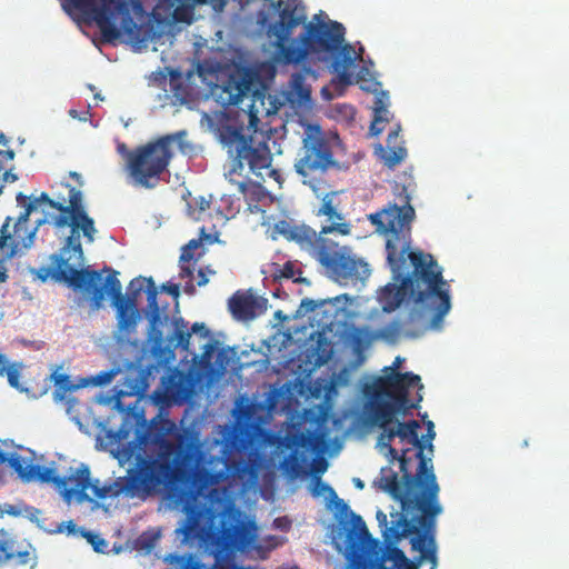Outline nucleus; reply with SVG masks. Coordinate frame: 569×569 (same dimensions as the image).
Returning a JSON list of instances; mask_svg holds the SVG:
<instances>
[{"mask_svg": "<svg viewBox=\"0 0 569 569\" xmlns=\"http://www.w3.org/2000/svg\"><path fill=\"white\" fill-rule=\"evenodd\" d=\"M198 204H199V208H200L201 211H204L207 208H209V201L206 200L204 198H201L198 201Z\"/></svg>", "mask_w": 569, "mask_h": 569, "instance_id": "obj_64", "label": "nucleus"}, {"mask_svg": "<svg viewBox=\"0 0 569 569\" xmlns=\"http://www.w3.org/2000/svg\"><path fill=\"white\" fill-rule=\"evenodd\" d=\"M173 326V339L177 340V347L183 350H188L191 332L188 329V323L182 318H174L172 321Z\"/></svg>", "mask_w": 569, "mask_h": 569, "instance_id": "obj_29", "label": "nucleus"}, {"mask_svg": "<svg viewBox=\"0 0 569 569\" xmlns=\"http://www.w3.org/2000/svg\"><path fill=\"white\" fill-rule=\"evenodd\" d=\"M182 0H158L157 4L152 9L151 16L154 21L161 23L166 21L172 10L180 3Z\"/></svg>", "mask_w": 569, "mask_h": 569, "instance_id": "obj_30", "label": "nucleus"}, {"mask_svg": "<svg viewBox=\"0 0 569 569\" xmlns=\"http://www.w3.org/2000/svg\"><path fill=\"white\" fill-rule=\"evenodd\" d=\"M393 413L390 421L381 426L371 422L362 413L367 425L382 429L377 440V449L393 462L399 460L403 481L398 480L397 472L391 467H383L375 486L388 492L401 503L402 511H423L425 513H441L442 507L438 501L439 486L433 473L432 459L423 453L425 446L417 430L420 425L416 420L408 422L396 421Z\"/></svg>", "mask_w": 569, "mask_h": 569, "instance_id": "obj_4", "label": "nucleus"}, {"mask_svg": "<svg viewBox=\"0 0 569 569\" xmlns=\"http://www.w3.org/2000/svg\"><path fill=\"white\" fill-rule=\"evenodd\" d=\"M118 372H119L118 369L100 371L99 373H97L94 376L83 378V382H86V387H88V386H106L114 379V377L118 375Z\"/></svg>", "mask_w": 569, "mask_h": 569, "instance_id": "obj_35", "label": "nucleus"}, {"mask_svg": "<svg viewBox=\"0 0 569 569\" xmlns=\"http://www.w3.org/2000/svg\"><path fill=\"white\" fill-rule=\"evenodd\" d=\"M113 391H114V397L117 398L116 400V407L120 409L121 407V402H120V399L121 397L123 396H127V395H133L134 392L133 391H127V390H123L121 388H119V386H116L113 388Z\"/></svg>", "mask_w": 569, "mask_h": 569, "instance_id": "obj_53", "label": "nucleus"}, {"mask_svg": "<svg viewBox=\"0 0 569 569\" xmlns=\"http://www.w3.org/2000/svg\"><path fill=\"white\" fill-rule=\"evenodd\" d=\"M7 279V269L3 263L0 261V282H4Z\"/></svg>", "mask_w": 569, "mask_h": 569, "instance_id": "obj_62", "label": "nucleus"}, {"mask_svg": "<svg viewBox=\"0 0 569 569\" xmlns=\"http://www.w3.org/2000/svg\"><path fill=\"white\" fill-rule=\"evenodd\" d=\"M52 380L54 382V401H66V403L68 405V412H70L72 405L76 402V399L71 398L70 395L73 391L86 387L83 378H78L76 381H72L68 375L56 372L52 375Z\"/></svg>", "mask_w": 569, "mask_h": 569, "instance_id": "obj_24", "label": "nucleus"}, {"mask_svg": "<svg viewBox=\"0 0 569 569\" xmlns=\"http://www.w3.org/2000/svg\"><path fill=\"white\" fill-rule=\"evenodd\" d=\"M312 257L338 280H366L370 276L367 262L356 258L348 247L322 237L313 249Z\"/></svg>", "mask_w": 569, "mask_h": 569, "instance_id": "obj_12", "label": "nucleus"}, {"mask_svg": "<svg viewBox=\"0 0 569 569\" xmlns=\"http://www.w3.org/2000/svg\"><path fill=\"white\" fill-rule=\"evenodd\" d=\"M353 530L342 539L339 532L333 538L338 551L342 552L352 569H375L379 562L378 543L373 540L360 516L352 515Z\"/></svg>", "mask_w": 569, "mask_h": 569, "instance_id": "obj_11", "label": "nucleus"}, {"mask_svg": "<svg viewBox=\"0 0 569 569\" xmlns=\"http://www.w3.org/2000/svg\"><path fill=\"white\" fill-rule=\"evenodd\" d=\"M278 236H282L288 240L297 241L302 249L309 252L311 257L318 241H321L322 239V236H318L310 228L292 226L287 220H280L274 223L271 237L272 239H277Z\"/></svg>", "mask_w": 569, "mask_h": 569, "instance_id": "obj_20", "label": "nucleus"}, {"mask_svg": "<svg viewBox=\"0 0 569 569\" xmlns=\"http://www.w3.org/2000/svg\"><path fill=\"white\" fill-rule=\"evenodd\" d=\"M268 300L252 293L237 292L229 300V309L238 320H251L267 310Z\"/></svg>", "mask_w": 569, "mask_h": 569, "instance_id": "obj_21", "label": "nucleus"}, {"mask_svg": "<svg viewBox=\"0 0 569 569\" xmlns=\"http://www.w3.org/2000/svg\"><path fill=\"white\" fill-rule=\"evenodd\" d=\"M418 517V533L412 537L410 542L412 549L420 553L413 560H409L405 552L397 547H388L387 559L392 561L391 567L381 569H436L437 567V546L433 537L436 528V516L439 513H425L420 511Z\"/></svg>", "mask_w": 569, "mask_h": 569, "instance_id": "obj_9", "label": "nucleus"}, {"mask_svg": "<svg viewBox=\"0 0 569 569\" xmlns=\"http://www.w3.org/2000/svg\"><path fill=\"white\" fill-rule=\"evenodd\" d=\"M309 488L313 497H325L329 501H335L336 507L341 511L348 509L347 503L338 498L336 491L329 485L322 482L319 476L312 477Z\"/></svg>", "mask_w": 569, "mask_h": 569, "instance_id": "obj_26", "label": "nucleus"}, {"mask_svg": "<svg viewBox=\"0 0 569 569\" xmlns=\"http://www.w3.org/2000/svg\"><path fill=\"white\" fill-rule=\"evenodd\" d=\"M17 203L19 207H23L24 211L20 213L18 217L14 227H13V234L11 236L8 232V227L10 224L11 218L8 217L6 219V222L3 223L1 228V236H0V246L4 247L7 246V242L10 240V244L12 246V253L17 254L18 252L22 250L30 249L36 239V233L39 228V219L37 221V226L32 229L28 228V221L29 217L32 212L41 209L43 212H46V207L54 208L57 209V203H62V201H54L48 197L47 193H41L39 197H30L28 198L23 193L19 192L16 197Z\"/></svg>", "mask_w": 569, "mask_h": 569, "instance_id": "obj_10", "label": "nucleus"}, {"mask_svg": "<svg viewBox=\"0 0 569 569\" xmlns=\"http://www.w3.org/2000/svg\"><path fill=\"white\" fill-rule=\"evenodd\" d=\"M435 437H436L435 429H427V435H425V436L422 437V439H421V440H422V442H423V441L428 442L427 448H428V451H429V453H430L431 456H432V453H433V445L431 443V441L435 439Z\"/></svg>", "mask_w": 569, "mask_h": 569, "instance_id": "obj_51", "label": "nucleus"}, {"mask_svg": "<svg viewBox=\"0 0 569 569\" xmlns=\"http://www.w3.org/2000/svg\"><path fill=\"white\" fill-rule=\"evenodd\" d=\"M242 126H222L220 129V142H253L251 137H247Z\"/></svg>", "mask_w": 569, "mask_h": 569, "instance_id": "obj_28", "label": "nucleus"}, {"mask_svg": "<svg viewBox=\"0 0 569 569\" xmlns=\"http://www.w3.org/2000/svg\"><path fill=\"white\" fill-rule=\"evenodd\" d=\"M375 341L382 340L388 343H396L400 336L403 333L406 337H417V335H413L408 331L402 330V326L400 321L395 320L388 325H386L383 328L378 330H372Z\"/></svg>", "mask_w": 569, "mask_h": 569, "instance_id": "obj_27", "label": "nucleus"}, {"mask_svg": "<svg viewBox=\"0 0 569 569\" xmlns=\"http://www.w3.org/2000/svg\"><path fill=\"white\" fill-rule=\"evenodd\" d=\"M191 332L200 335L203 338L209 337V330L206 328L203 323H193V326L191 327Z\"/></svg>", "mask_w": 569, "mask_h": 569, "instance_id": "obj_52", "label": "nucleus"}, {"mask_svg": "<svg viewBox=\"0 0 569 569\" xmlns=\"http://www.w3.org/2000/svg\"><path fill=\"white\" fill-rule=\"evenodd\" d=\"M218 349V342L214 340H210L203 346V351L201 355V362L204 365H210L213 360V355Z\"/></svg>", "mask_w": 569, "mask_h": 569, "instance_id": "obj_43", "label": "nucleus"}, {"mask_svg": "<svg viewBox=\"0 0 569 569\" xmlns=\"http://www.w3.org/2000/svg\"><path fill=\"white\" fill-rule=\"evenodd\" d=\"M266 34L274 49V60L284 64H299L309 56L331 62L336 74L333 83L347 87L353 83L352 68L361 52L346 42V28L323 12L307 22L302 0H288L280 19L270 23Z\"/></svg>", "mask_w": 569, "mask_h": 569, "instance_id": "obj_3", "label": "nucleus"}, {"mask_svg": "<svg viewBox=\"0 0 569 569\" xmlns=\"http://www.w3.org/2000/svg\"><path fill=\"white\" fill-rule=\"evenodd\" d=\"M18 180V176L16 173H12L11 171H6L2 176L3 182H14Z\"/></svg>", "mask_w": 569, "mask_h": 569, "instance_id": "obj_59", "label": "nucleus"}, {"mask_svg": "<svg viewBox=\"0 0 569 569\" xmlns=\"http://www.w3.org/2000/svg\"><path fill=\"white\" fill-rule=\"evenodd\" d=\"M415 210L406 198L403 206L392 204L369 216L377 231L387 236V260L392 282L380 289L378 301L385 312H392L406 300L433 312L430 328L439 330L450 311V286L433 257L410 250V223Z\"/></svg>", "mask_w": 569, "mask_h": 569, "instance_id": "obj_2", "label": "nucleus"}, {"mask_svg": "<svg viewBox=\"0 0 569 569\" xmlns=\"http://www.w3.org/2000/svg\"><path fill=\"white\" fill-rule=\"evenodd\" d=\"M390 517L389 522L383 511L378 510L376 513L382 537L388 545L397 543L403 537L418 533V518L409 521L402 511L390 512Z\"/></svg>", "mask_w": 569, "mask_h": 569, "instance_id": "obj_19", "label": "nucleus"}, {"mask_svg": "<svg viewBox=\"0 0 569 569\" xmlns=\"http://www.w3.org/2000/svg\"><path fill=\"white\" fill-rule=\"evenodd\" d=\"M193 271H194V264H192L191 262H189V263L180 262V278L188 280L184 284V292L190 296L193 295L196 291V288L191 281L192 277H193Z\"/></svg>", "mask_w": 569, "mask_h": 569, "instance_id": "obj_37", "label": "nucleus"}, {"mask_svg": "<svg viewBox=\"0 0 569 569\" xmlns=\"http://www.w3.org/2000/svg\"><path fill=\"white\" fill-rule=\"evenodd\" d=\"M337 192H329L322 198L321 206L318 210V216L328 217L329 224L321 228L320 234H327L338 232L340 234H348L350 232V226L343 222V217L337 210Z\"/></svg>", "mask_w": 569, "mask_h": 569, "instance_id": "obj_22", "label": "nucleus"}, {"mask_svg": "<svg viewBox=\"0 0 569 569\" xmlns=\"http://www.w3.org/2000/svg\"><path fill=\"white\" fill-rule=\"evenodd\" d=\"M133 456V449L130 446L123 447L116 455L119 463L123 466L126 462L130 461Z\"/></svg>", "mask_w": 569, "mask_h": 569, "instance_id": "obj_49", "label": "nucleus"}, {"mask_svg": "<svg viewBox=\"0 0 569 569\" xmlns=\"http://www.w3.org/2000/svg\"><path fill=\"white\" fill-rule=\"evenodd\" d=\"M62 7L74 20L96 23L107 42L119 39L121 31L137 44L156 36L154 27L137 24L129 16L127 0H63Z\"/></svg>", "mask_w": 569, "mask_h": 569, "instance_id": "obj_7", "label": "nucleus"}, {"mask_svg": "<svg viewBox=\"0 0 569 569\" xmlns=\"http://www.w3.org/2000/svg\"><path fill=\"white\" fill-rule=\"evenodd\" d=\"M170 88L177 100L186 102L188 98V88L183 84V80L178 72H171L170 76Z\"/></svg>", "mask_w": 569, "mask_h": 569, "instance_id": "obj_33", "label": "nucleus"}, {"mask_svg": "<svg viewBox=\"0 0 569 569\" xmlns=\"http://www.w3.org/2000/svg\"><path fill=\"white\" fill-rule=\"evenodd\" d=\"M343 340L356 356V363L353 365V368L356 369L362 366L366 361L363 353L375 341L372 330L369 328L353 327L346 331Z\"/></svg>", "mask_w": 569, "mask_h": 569, "instance_id": "obj_23", "label": "nucleus"}, {"mask_svg": "<svg viewBox=\"0 0 569 569\" xmlns=\"http://www.w3.org/2000/svg\"><path fill=\"white\" fill-rule=\"evenodd\" d=\"M250 92L252 93V99L251 104L248 107L251 121H253L258 113L262 111H264L266 116L276 112V107L262 108V110L259 109L257 103L260 102V104L263 106L266 94L260 90L252 91V78L248 73H232L226 79V81H223L221 86H217L214 89L217 102L223 108L238 106Z\"/></svg>", "mask_w": 569, "mask_h": 569, "instance_id": "obj_13", "label": "nucleus"}, {"mask_svg": "<svg viewBox=\"0 0 569 569\" xmlns=\"http://www.w3.org/2000/svg\"><path fill=\"white\" fill-rule=\"evenodd\" d=\"M121 290L122 287L121 282L117 278V272L112 271L106 278L103 292H107V295L112 299V305L117 309L118 340H122L136 330L138 318L134 298H124Z\"/></svg>", "mask_w": 569, "mask_h": 569, "instance_id": "obj_16", "label": "nucleus"}, {"mask_svg": "<svg viewBox=\"0 0 569 569\" xmlns=\"http://www.w3.org/2000/svg\"><path fill=\"white\" fill-rule=\"evenodd\" d=\"M208 281L209 280L207 278V274H206L204 270L199 269V271H198V286H200V287L204 286V284L208 283Z\"/></svg>", "mask_w": 569, "mask_h": 569, "instance_id": "obj_60", "label": "nucleus"}, {"mask_svg": "<svg viewBox=\"0 0 569 569\" xmlns=\"http://www.w3.org/2000/svg\"><path fill=\"white\" fill-rule=\"evenodd\" d=\"M162 290L167 293L171 295L172 297L177 298L179 296V284L168 282L162 286Z\"/></svg>", "mask_w": 569, "mask_h": 569, "instance_id": "obj_54", "label": "nucleus"}, {"mask_svg": "<svg viewBox=\"0 0 569 569\" xmlns=\"http://www.w3.org/2000/svg\"><path fill=\"white\" fill-rule=\"evenodd\" d=\"M161 386L163 389L162 395L157 393V399L160 402L182 405L192 398L194 378L191 372L173 369L162 377Z\"/></svg>", "mask_w": 569, "mask_h": 569, "instance_id": "obj_18", "label": "nucleus"}, {"mask_svg": "<svg viewBox=\"0 0 569 569\" xmlns=\"http://www.w3.org/2000/svg\"><path fill=\"white\" fill-rule=\"evenodd\" d=\"M168 147L169 144H143L129 151L126 144H118V152L127 160L129 183L144 189L154 188L170 159Z\"/></svg>", "mask_w": 569, "mask_h": 569, "instance_id": "obj_8", "label": "nucleus"}, {"mask_svg": "<svg viewBox=\"0 0 569 569\" xmlns=\"http://www.w3.org/2000/svg\"><path fill=\"white\" fill-rule=\"evenodd\" d=\"M335 164L329 144H303L295 163L302 182L317 191L320 177Z\"/></svg>", "mask_w": 569, "mask_h": 569, "instance_id": "obj_15", "label": "nucleus"}, {"mask_svg": "<svg viewBox=\"0 0 569 569\" xmlns=\"http://www.w3.org/2000/svg\"><path fill=\"white\" fill-rule=\"evenodd\" d=\"M157 443L156 456L137 455L136 465L126 477L102 486L99 480L90 479L87 465L70 468L64 477H59L56 469L34 465L32 451L28 458L17 452L0 451V462L13 468L23 482H52L69 505L72 501H91L87 489H91L97 499L113 498L120 493L129 498H146L163 486L191 478L198 492L208 490V493L204 506L198 508L189 501L183 506L187 519L177 531L186 540L203 541L217 557L240 552L261 560L284 542L282 537L276 535L260 537L256 516L246 513L233 501V486L240 487L239 492L244 493L258 483L262 458L257 449L251 450L246 460L227 459L224 470L210 472L196 468L201 460L198 446H174L167 439H160Z\"/></svg>", "mask_w": 569, "mask_h": 569, "instance_id": "obj_1", "label": "nucleus"}, {"mask_svg": "<svg viewBox=\"0 0 569 569\" xmlns=\"http://www.w3.org/2000/svg\"><path fill=\"white\" fill-rule=\"evenodd\" d=\"M7 375L8 381L11 387L19 388V377L20 371L16 366L8 365V361L6 360V369L3 375Z\"/></svg>", "mask_w": 569, "mask_h": 569, "instance_id": "obj_44", "label": "nucleus"}, {"mask_svg": "<svg viewBox=\"0 0 569 569\" xmlns=\"http://www.w3.org/2000/svg\"><path fill=\"white\" fill-rule=\"evenodd\" d=\"M327 469H328V462L325 458L313 459V461L310 465V470L313 473V476H319V475L326 472Z\"/></svg>", "mask_w": 569, "mask_h": 569, "instance_id": "obj_47", "label": "nucleus"}, {"mask_svg": "<svg viewBox=\"0 0 569 569\" xmlns=\"http://www.w3.org/2000/svg\"><path fill=\"white\" fill-rule=\"evenodd\" d=\"M375 154L388 168H395L407 157V149L401 144H376Z\"/></svg>", "mask_w": 569, "mask_h": 569, "instance_id": "obj_25", "label": "nucleus"}, {"mask_svg": "<svg viewBox=\"0 0 569 569\" xmlns=\"http://www.w3.org/2000/svg\"><path fill=\"white\" fill-rule=\"evenodd\" d=\"M320 388L325 390V398L327 401H330L333 397H336L338 393H335L332 389H330V380H323V383L317 382Z\"/></svg>", "mask_w": 569, "mask_h": 569, "instance_id": "obj_50", "label": "nucleus"}, {"mask_svg": "<svg viewBox=\"0 0 569 569\" xmlns=\"http://www.w3.org/2000/svg\"><path fill=\"white\" fill-rule=\"evenodd\" d=\"M148 319L152 331L158 330L163 323L160 309L148 310Z\"/></svg>", "mask_w": 569, "mask_h": 569, "instance_id": "obj_46", "label": "nucleus"}, {"mask_svg": "<svg viewBox=\"0 0 569 569\" xmlns=\"http://www.w3.org/2000/svg\"><path fill=\"white\" fill-rule=\"evenodd\" d=\"M148 280L152 279L144 277H138L132 279L128 286L127 298H134V302L137 303V297L140 295L141 291H146Z\"/></svg>", "mask_w": 569, "mask_h": 569, "instance_id": "obj_38", "label": "nucleus"}, {"mask_svg": "<svg viewBox=\"0 0 569 569\" xmlns=\"http://www.w3.org/2000/svg\"><path fill=\"white\" fill-rule=\"evenodd\" d=\"M184 136H186V131H179V132L173 133V134H166V136L159 137V138L152 140L151 142H161V143H164V142H182V138Z\"/></svg>", "mask_w": 569, "mask_h": 569, "instance_id": "obj_48", "label": "nucleus"}, {"mask_svg": "<svg viewBox=\"0 0 569 569\" xmlns=\"http://www.w3.org/2000/svg\"><path fill=\"white\" fill-rule=\"evenodd\" d=\"M87 537H88V541L92 545L94 551H97V552L106 551L108 543L103 538H101L98 535H92V533H89Z\"/></svg>", "mask_w": 569, "mask_h": 569, "instance_id": "obj_45", "label": "nucleus"}, {"mask_svg": "<svg viewBox=\"0 0 569 569\" xmlns=\"http://www.w3.org/2000/svg\"><path fill=\"white\" fill-rule=\"evenodd\" d=\"M325 305V301H316L313 299L305 298L302 299L297 313L298 316H306L311 311H315L317 308Z\"/></svg>", "mask_w": 569, "mask_h": 569, "instance_id": "obj_42", "label": "nucleus"}, {"mask_svg": "<svg viewBox=\"0 0 569 569\" xmlns=\"http://www.w3.org/2000/svg\"><path fill=\"white\" fill-rule=\"evenodd\" d=\"M298 93L301 100L310 98L309 89H306L302 86H298Z\"/></svg>", "mask_w": 569, "mask_h": 569, "instance_id": "obj_61", "label": "nucleus"}, {"mask_svg": "<svg viewBox=\"0 0 569 569\" xmlns=\"http://www.w3.org/2000/svg\"><path fill=\"white\" fill-rule=\"evenodd\" d=\"M67 188L68 200L62 199V203H57L59 213H47L39 224L47 222L57 228H70L71 234L60 252L51 257L52 263L57 269L58 278L67 281L74 289L84 288L90 295L91 308L99 310L104 300L103 288L98 286L101 282V274L94 270L82 269L84 257L80 242L81 233L88 242H93L97 229L93 219L84 209L81 191L69 186Z\"/></svg>", "mask_w": 569, "mask_h": 569, "instance_id": "obj_5", "label": "nucleus"}, {"mask_svg": "<svg viewBox=\"0 0 569 569\" xmlns=\"http://www.w3.org/2000/svg\"><path fill=\"white\" fill-rule=\"evenodd\" d=\"M147 301H148V310L159 309L158 306V290L153 282V280H148V286H146Z\"/></svg>", "mask_w": 569, "mask_h": 569, "instance_id": "obj_41", "label": "nucleus"}, {"mask_svg": "<svg viewBox=\"0 0 569 569\" xmlns=\"http://www.w3.org/2000/svg\"><path fill=\"white\" fill-rule=\"evenodd\" d=\"M129 4V16L134 20L137 24H151L153 23L149 20V14L146 11L142 0H127Z\"/></svg>", "mask_w": 569, "mask_h": 569, "instance_id": "obj_31", "label": "nucleus"}, {"mask_svg": "<svg viewBox=\"0 0 569 569\" xmlns=\"http://www.w3.org/2000/svg\"><path fill=\"white\" fill-rule=\"evenodd\" d=\"M385 112L387 110L382 107L375 109V117L367 133L368 138L377 137L385 129V123L387 122V119L382 117Z\"/></svg>", "mask_w": 569, "mask_h": 569, "instance_id": "obj_36", "label": "nucleus"}, {"mask_svg": "<svg viewBox=\"0 0 569 569\" xmlns=\"http://www.w3.org/2000/svg\"><path fill=\"white\" fill-rule=\"evenodd\" d=\"M13 545L8 539L7 533L0 532V563L14 558Z\"/></svg>", "mask_w": 569, "mask_h": 569, "instance_id": "obj_39", "label": "nucleus"}, {"mask_svg": "<svg viewBox=\"0 0 569 569\" xmlns=\"http://www.w3.org/2000/svg\"><path fill=\"white\" fill-rule=\"evenodd\" d=\"M194 251L196 250H188V256L184 257V247H183L181 256H180V262L189 263V262H192L193 260L196 261V253H194Z\"/></svg>", "mask_w": 569, "mask_h": 569, "instance_id": "obj_57", "label": "nucleus"}, {"mask_svg": "<svg viewBox=\"0 0 569 569\" xmlns=\"http://www.w3.org/2000/svg\"><path fill=\"white\" fill-rule=\"evenodd\" d=\"M202 246L201 239H192L184 246V257L188 256V250H197Z\"/></svg>", "mask_w": 569, "mask_h": 569, "instance_id": "obj_55", "label": "nucleus"}, {"mask_svg": "<svg viewBox=\"0 0 569 569\" xmlns=\"http://www.w3.org/2000/svg\"><path fill=\"white\" fill-rule=\"evenodd\" d=\"M283 522H286L284 518H278V519L274 520V525H276L277 528L286 530L288 527H287V525H283Z\"/></svg>", "mask_w": 569, "mask_h": 569, "instance_id": "obj_63", "label": "nucleus"}, {"mask_svg": "<svg viewBox=\"0 0 569 569\" xmlns=\"http://www.w3.org/2000/svg\"><path fill=\"white\" fill-rule=\"evenodd\" d=\"M170 17L176 22H184V23L189 24L193 20V6L182 3V1H181L180 3L177 4L174 10H172V12L170 13Z\"/></svg>", "mask_w": 569, "mask_h": 569, "instance_id": "obj_32", "label": "nucleus"}, {"mask_svg": "<svg viewBox=\"0 0 569 569\" xmlns=\"http://www.w3.org/2000/svg\"><path fill=\"white\" fill-rule=\"evenodd\" d=\"M350 381V370L348 368H343L338 373H336L330 380V389L338 393V387L348 386Z\"/></svg>", "mask_w": 569, "mask_h": 569, "instance_id": "obj_40", "label": "nucleus"}, {"mask_svg": "<svg viewBox=\"0 0 569 569\" xmlns=\"http://www.w3.org/2000/svg\"><path fill=\"white\" fill-rule=\"evenodd\" d=\"M298 273V269L296 264L291 261L286 262L283 266H277L273 271V276L277 279H292L293 282L305 281L303 278H296Z\"/></svg>", "mask_w": 569, "mask_h": 569, "instance_id": "obj_34", "label": "nucleus"}, {"mask_svg": "<svg viewBox=\"0 0 569 569\" xmlns=\"http://www.w3.org/2000/svg\"><path fill=\"white\" fill-rule=\"evenodd\" d=\"M229 0H207V4H210L214 11H222L228 4Z\"/></svg>", "mask_w": 569, "mask_h": 569, "instance_id": "obj_56", "label": "nucleus"}, {"mask_svg": "<svg viewBox=\"0 0 569 569\" xmlns=\"http://www.w3.org/2000/svg\"><path fill=\"white\" fill-rule=\"evenodd\" d=\"M288 448H296L281 463L282 469L292 478L308 475L307 458L298 452V448L317 450L325 445L323 435L309 436L303 432L289 433L286 438Z\"/></svg>", "mask_w": 569, "mask_h": 569, "instance_id": "obj_17", "label": "nucleus"}, {"mask_svg": "<svg viewBox=\"0 0 569 569\" xmlns=\"http://www.w3.org/2000/svg\"><path fill=\"white\" fill-rule=\"evenodd\" d=\"M402 362L403 359L397 357L392 366L383 369L385 375L371 377L362 385V413L371 422L383 426L390 421L393 413L406 416L416 408L408 398L409 391L411 388L421 390L423 386L419 376L412 372H398Z\"/></svg>", "mask_w": 569, "mask_h": 569, "instance_id": "obj_6", "label": "nucleus"}, {"mask_svg": "<svg viewBox=\"0 0 569 569\" xmlns=\"http://www.w3.org/2000/svg\"><path fill=\"white\" fill-rule=\"evenodd\" d=\"M230 163L226 166L224 176L230 178L240 173L244 164L258 177H263L262 171L279 181V173L271 168L272 156L268 144H227Z\"/></svg>", "mask_w": 569, "mask_h": 569, "instance_id": "obj_14", "label": "nucleus"}, {"mask_svg": "<svg viewBox=\"0 0 569 569\" xmlns=\"http://www.w3.org/2000/svg\"><path fill=\"white\" fill-rule=\"evenodd\" d=\"M400 130H401L400 124H396L395 128H392L389 131L388 137H387V142H393L395 140H397L399 137Z\"/></svg>", "mask_w": 569, "mask_h": 569, "instance_id": "obj_58", "label": "nucleus"}]
</instances>
